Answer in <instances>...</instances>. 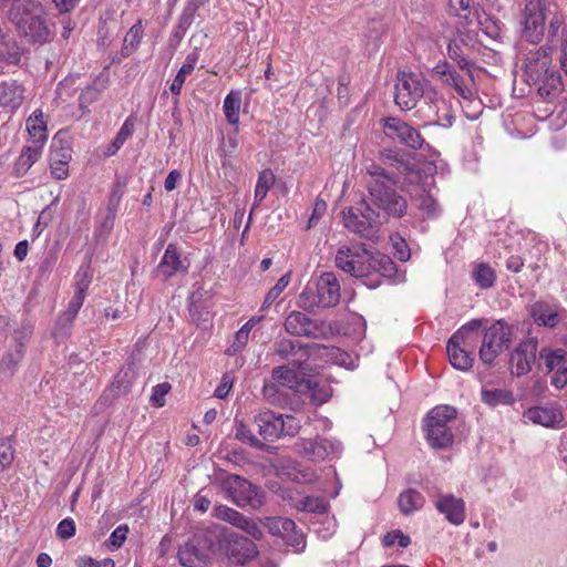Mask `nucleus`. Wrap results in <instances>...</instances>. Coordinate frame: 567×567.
<instances>
[{"instance_id":"obj_56","label":"nucleus","mask_w":567,"mask_h":567,"mask_svg":"<svg viewBox=\"0 0 567 567\" xmlns=\"http://www.w3.org/2000/svg\"><path fill=\"white\" fill-rule=\"evenodd\" d=\"M75 564L78 567H115V563L112 558L96 560L91 556H80L75 560Z\"/></svg>"},{"instance_id":"obj_6","label":"nucleus","mask_w":567,"mask_h":567,"mask_svg":"<svg viewBox=\"0 0 567 567\" xmlns=\"http://www.w3.org/2000/svg\"><path fill=\"white\" fill-rule=\"evenodd\" d=\"M340 284L337 276L331 272H323L317 280L315 288L308 285L299 295L298 306L303 309L313 307H334L340 301Z\"/></svg>"},{"instance_id":"obj_10","label":"nucleus","mask_w":567,"mask_h":567,"mask_svg":"<svg viewBox=\"0 0 567 567\" xmlns=\"http://www.w3.org/2000/svg\"><path fill=\"white\" fill-rule=\"evenodd\" d=\"M293 450L297 454L309 461L320 462L327 458L339 457L342 445L337 440L316 436L315 439L298 440L293 445Z\"/></svg>"},{"instance_id":"obj_62","label":"nucleus","mask_w":567,"mask_h":567,"mask_svg":"<svg viewBox=\"0 0 567 567\" xmlns=\"http://www.w3.org/2000/svg\"><path fill=\"white\" fill-rule=\"evenodd\" d=\"M237 512L238 511L226 505H218L214 507L213 516L231 524L233 519L236 517Z\"/></svg>"},{"instance_id":"obj_26","label":"nucleus","mask_w":567,"mask_h":567,"mask_svg":"<svg viewBox=\"0 0 567 567\" xmlns=\"http://www.w3.org/2000/svg\"><path fill=\"white\" fill-rule=\"evenodd\" d=\"M378 163L383 168L394 169L398 173V181L401 175H405L412 171V164L404 159L396 151L391 148H384L379 152ZM377 164L375 162H373Z\"/></svg>"},{"instance_id":"obj_14","label":"nucleus","mask_w":567,"mask_h":567,"mask_svg":"<svg viewBox=\"0 0 567 567\" xmlns=\"http://www.w3.org/2000/svg\"><path fill=\"white\" fill-rule=\"evenodd\" d=\"M262 525L271 535L281 537L288 546L296 547V551H301L305 548L303 534L297 530L292 519L280 516L266 517Z\"/></svg>"},{"instance_id":"obj_46","label":"nucleus","mask_w":567,"mask_h":567,"mask_svg":"<svg viewBox=\"0 0 567 567\" xmlns=\"http://www.w3.org/2000/svg\"><path fill=\"white\" fill-rule=\"evenodd\" d=\"M262 394L271 405H284L287 403V395L281 392L280 385L275 381L264 384Z\"/></svg>"},{"instance_id":"obj_19","label":"nucleus","mask_w":567,"mask_h":567,"mask_svg":"<svg viewBox=\"0 0 567 567\" xmlns=\"http://www.w3.org/2000/svg\"><path fill=\"white\" fill-rule=\"evenodd\" d=\"M284 326L287 333L296 337L316 339L320 334L318 322L300 311H291Z\"/></svg>"},{"instance_id":"obj_24","label":"nucleus","mask_w":567,"mask_h":567,"mask_svg":"<svg viewBox=\"0 0 567 567\" xmlns=\"http://www.w3.org/2000/svg\"><path fill=\"white\" fill-rule=\"evenodd\" d=\"M524 416L530 422L546 427L560 426L564 421L560 409L555 405L529 408Z\"/></svg>"},{"instance_id":"obj_49","label":"nucleus","mask_w":567,"mask_h":567,"mask_svg":"<svg viewBox=\"0 0 567 567\" xmlns=\"http://www.w3.org/2000/svg\"><path fill=\"white\" fill-rule=\"evenodd\" d=\"M289 282H290V272H287V274L282 275L278 279L276 285L272 288H270V290L267 292L264 303H262V309L270 307L276 301V299L280 296V293L287 288Z\"/></svg>"},{"instance_id":"obj_12","label":"nucleus","mask_w":567,"mask_h":567,"mask_svg":"<svg viewBox=\"0 0 567 567\" xmlns=\"http://www.w3.org/2000/svg\"><path fill=\"white\" fill-rule=\"evenodd\" d=\"M382 127L388 137L398 141L412 150H420L424 144V138L420 132L398 117L382 118Z\"/></svg>"},{"instance_id":"obj_8","label":"nucleus","mask_w":567,"mask_h":567,"mask_svg":"<svg viewBox=\"0 0 567 567\" xmlns=\"http://www.w3.org/2000/svg\"><path fill=\"white\" fill-rule=\"evenodd\" d=\"M259 435L267 442H275L281 436H295L301 429L300 421L293 415L277 414L270 410L255 416Z\"/></svg>"},{"instance_id":"obj_29","label":"nucleus","mask_w":567,"mask_h":567,"mask_svg":"<svg viewBox=\"0 0 567 567\" xmlns=\"http://www.w3.org/2000/svg\"><path fill=\"white\" fill-rule=\"evenodd\" d=\"M530 315L535 322L539 326L554 328L558 324V311L546 302H535L532 306Z\"/></svg>"},{"instance_id":"obj_23","label":"nucleus","mask_w":567,"mask_h":567,"mask_svg":"<svg viewBox=\"0 0 567 567\" xmlns=\"http://www.w3.org/2000/svg\"><path fill=\"white\" fill-rule=\"evenodd\" d=\"M425 100L432 105L435 118L431 123L444 128H449L453 125L455 116L452 104L450 101L444 99L437 93V91L431 89L425 95Z\"/></svg>"},{"instance_id":"obj_22","label":"nucleus","mask_w":567,"mask_h":567,"mask_svg":"<svg viewBox=\"0 0 567 567\" xmlns=\"http://www.w3.org/2000/svg\"><path fill=\"white\" fill-rule=\"evenodd\" d=\"M295 367L280 365L272 370L271 379L280 386L293 390L299 393H307L313 388L312 379H300Z\"/></svg>"},{"instance_id":"obj_2","label":"nucleus","mask_w":567,"mask_h":567,"mask_svg":"<svg viewBox=\"0 0 567 567\" xmlns=\"http://www.w3.org/2000/svg\"><path fill=\"white\" fill-rule=\"evenodd\" d=\"M524 81L535 86L537 94L551 102L564 91L559 71L553 65L551 47H539L523 53Z\"/></svg>"},{"instance_id":"obj_53","label":"nucleus","mask_w":567,"mask_h":567,"mask_svg":"<svg viewBox=\"0 0 567 567\" xmlns=\"http://www.w3.org/2000/svg\"><path fill=\"white\" fill-rule=\"evenodd\" d=\"M478 340V334L473 333H464L461 338H457L455 340V333L450 338L447 343L452 344L453 347H460L468 351H474L476 343Z\"/></svg>"},{"instance_id":"obj_34","label":"nucleus","mask_w":567,"mask_h":567,"mask_svg":"<svg viewBox=\"0 0 567 567\" xmlns=\"http://www.w3.org/2000/svg\"><path fill=\"white\" fill-rule=\"evenodd\" d=\"M446 351L451 364L461 371H467L473 367L474 355L472 351L447 343Z\"/></svg>"},{"instance_id":"obj_21","label":"nucleus","mask_w":567,"mask_h":567,"mask_svg":"<svg viewBox=\"0 0 567 567\" xmlns=\"http://www.w3.org/2000/svg\"><path fill=\"white\" fill-rule=\"evenodd\" d=\"M51 152V174L58 181L65 179L69 175L68 165L72 158V148L69 143L54 137Z\"/></svg>"},{"instance_id":"obj_64","label":"nucleus","mask_w":567,"mask_h":567,"mask_svg":"<svg viewBox=\"0 0 567 567\" xmlns=\"http://www.w3.org/2000/svg\"><path fill=\"white\" fill-rule=\"evenodd\" d=\"M308 392L311 393V399L317 404H323L329 401L331 398V392L328 389H319L318 382L313 380V388Z\"/></svg>"},{"instance_id":"obj_45","label":"nucleus","mask_w":567,"mask_h":567,"mask_svg":"<svg viewBox=\"0 0 567 567\" xmlns=\"http://www.w3.org/2000/svg\"><path fill=\"white\" fill-rule=\"evenodd\" d=\"M473 279L482 289H487L494 285L496 275L491 266L486 264H480L473 271Z\"/></svg>"},{"instance_id":"obj_25","label":"nucleus","mask_w":567,"mask_h":567,"mask_svg":"<svg viewBox=\"0 0 567 567\" xmlns=\"http://www.w3.org/2000/svg\"><path fill=\"white\" fill-rule=\"evenodd\" d=\"M23 86L16 80L3 81L0 83V106L3 109L16 110L23 102Z\"/></svg>"},{"instance_id":"obj_4","label":"nucleus","mask_w":567,"mask_h":567,"mask_svg":"<svg viewBox=\"0 0 567 567\" xmlns=\"http://www.w3.org/2000/svg\"><path fill=\"white\" fill-rule=\"evenodd\" d=\"M457 410L452 405L433 408L423 421V431L429 445L434 450H446L454 442V433L450 425L455 421Z\"/></svg>"},{"instance_id":"obj_35","label":"nucleus","mask_w":567,"mask_h":567,"mask_svg":"<svg viewBox=\"0 0 567 567\" xmlns=\"http://www.w3.org/2000/svg\"><path fill=\"white\" fill-rule=\"evenodd\" d=\"M447 54L462 71L466 72L470 80L473 81L472 68L474 66V63L467 60L466 54L464 53L463 48L458 43L457 39H453L449 42Z\"/></svg>"},{"instance_id":"obj_15","label":"nucleus","mask_w":567,"mask_h":567,"mask_svg":"<svg viewBox=\"0 0 567 567\" xmlns=\"http://www.w3.org/2000/svg\"><path fill=\"white\" fill-rule=\"evenodd\" d=\"M214 542L207 534H197L178 549L179 563L185 567H199L206 558V549H210Z\"/></svg>"},{"instance_id":"obj_59","label":"nucleus","mask_w":567,"mask_h":567,"mask_svg":"<svg viewBox=\"0 0 567 567\" xmlns=\"http://www.w3.org/2000/svg\"><path fill=\"white\" fill-rule=\"evenodd\" d=\"M53 219V210L51 205H48L39 215L37 224L33 227V233L39 236L45 227L49 226Z\"/></svg>"},{"instance_id":"obj_11","label":"nucleus","mask_w":567,"mask_h":567,"mask_svg":"<svg viewBox=\"0 0 567 567\" xmlns=\"http://www.w3.org/2000/svg\"><path fill=\"white\" fill-rule=\"evenodd\" d=\"M427 91L424 90L421 79L414 73L399 72L396 75L394 101L405 111L415 107L421 97H425Z\"/></svg>"},{"instance_id":"obj_13","label":"nucleus","mask_w":567,"mask_h":567,"mask_svg":"<svg viewBox=\"0 0 567 567\" xmlns=\"http://www.w3.org/2000/svg\"><path fill=\"white\" fill-rule=\"evenodd\" d=\"M312 346L301 343L298 340L282 338L274 343V354L280 360H286L292 367L302 371L306 369L307 362L311 355Z\"/></svg>"},{"instance_id":"obj_61","label":"nucleus","mask_w":567,"mask_h":567,"mask_svg":"<svg viewBox=\"0 0 567 567\" xmlns=\"http://www.w3.org/2000/svg\"><path fill=\"white\" fill-rule=\"evenodd\" d=\"M133 134V124L131 123L130 118H127L122 127L120 128L118 133L116 134L115 138L113 140V146L115 150H120L122 145L125 143V141Z\"/></svg>"},{"instance_id":"obj_33","label":"nucleus","mask_w":567,"mask_h":567,"mask_svg":"<svg viewBox=\"0 0 567 567\" xmlns=\"http://www.w3.org/2000/svg\"><path fill=\"white\" fill-rule=\"evenodd\" d=\"M549 27L547 34V44L545 47H551V49L560 43L564 39H567L566 30L564 28L563 16L556 9H553V13L549 14Z\"/></svg>"},{"instance_id":"obj_42","label":"nucleus","mask_w":567,"mask_h":567,"mask_svg":"<svg viewBox=\"0 0 567 567\" xmlns=\"http://www.w3.org/2000/svg\"><path fill=\"white\" fill-rule=\"evenodd\" d=\"M275 183V176L271 171H262L259 176L255 188V202L252 209L257 207L266 197L268 190Z\"/></svg>"},{"instance_id":"obj_48","label":"nucleus","mask_w":567,"mask_h":567,"mask_svg":"<svg viewBox=\"0 0 567 567\" xmlns=\"http://www.w3.org/2000/svg\"><path fill=\"white\" fill-rule=\"evenodd\" d=\"M142 35V27L140 24H134L124 38L122 48L123 55H130L137 48V45L141 42Z\"/></svg>"},{"instance_id":"obj_60","label":"nucleus","mask_w":567,"mask_h":567,"mask_svg":"<svg viewBox=\"0 0 567 567\" xmlns=\"http://www.w3.org/2000/svg\"><path fill=\"white\" fill-rule=\"evenodd\" d=\"M75 292L86 295V290L91 284V276L89 275L87 268L81 267L75 276Z\"/></svg>"},{"instance_id":"obj_32","label":"nucleus","mask_w":567,"mask_h":567,"mask_svg":"<svg viewBox=\"0 0 567 567\" xmlns=\"http://www.w3.org/2000/svg\"><path fill=\"white\" fill-rule=\"evenodd\" d=\"M424 502L425 499L423 495L414 488H409L402 492L398 497L399 508L404 515H410L415 511H419L423 507Z\"/></svg>"},{"instance_id":"obj_52","label":"nucleus","mask_w":567,"mask_h":567,"mask_svg":"<svg viewBox=\"0 0 567 567\" xmlns=\"http://www.w3.org/2000/svg\"><path fill=\"white\" fill-rule=\"evenodd\" d=\"M395 543H398L400 547L406 548L411 544V538L410 536L403 534L400 529L389 532L384 535L383 545L385 547H391Z\"/></svg>"},{"instance_id":"obj_50","label":"nucleus","mask_w":567,"mask_h":567,"mask_svg":"<svg viewBox=\"0 0 567 567\" xmlns=\"http://www.w3.org/2000/svg\"><path fill=\"white\" fill-rule=\"evenodd\" d=\"M14 460V449L11 439L0 442V473L8 468Z\"/></svg>"},{"instance_id":"obj_5","label":"nucleus","mask_w":567,"mask_h":567,"mask_svg":"<svg viewBox=\"0 0 567 567\" xmlns=\"http://www.w3.org/2000/svg\"><path fill=\"white\" fill-rule=\"evenodd\" d=\"M220 489L240 508L258 509L264 506V489L237 474H225L217 478Z\"/></svg>"},{"instance_id":"obj_58","label":"nucleus","mask_w":567,"mask_h":567,"mask_svg":"<svg viewBox=\"0 0 567 567\" xmlns=\"http://www.w3.org/2000/svg\"><path fill=\"white\" fill-rule=\"evenodd\" d=\"M327 210V203L321 199L317 198L313 205L312 214L308 220V224L306 226V230L311 229L313 226L317 225L318 220L324 215Z\"/></svg>"},{"instance_id":"obj_27","label":"nucleus","mask_w":567,"mask_h":567,"mask_svg":"<svg viewBox=\"0 0 567 567\" xmlns=\"http://www.w3.org/2000/svg\"><path fill=\"white\" fill-rule=\"evenodd\" d=\"M177 271H186V268L181 261V255L174 244H169L164 252V256L157 266L158 275L167 279L175 275Z\"/></svg>"},{"instance_id":"obj_18","label":"nucleus","mask_w":567,"mask_h":567,"mask_svg":"<svg viewBox=\"0 0 567 567\" xmlns=\"http://www.w3.org/2000/svg\"><path fill=\"white\" fill-rule=\"evenodd\" d=\"M433 72L444 84L452 86L461 97L468 100L473 96V91L468 85L472 81L468 75L466 74V78H464L457 73L449 62L437 63Z\"/></svg>"},{"instance_id":"obj_1","label":"nucleus","mask_w":567,"mask_h":567,"mask_svg":"<svg viewBox=\"0 0 567 567\" xmlns=\"http://www.w3.org/2000/svg\"><path fill=\"white\" fill-rule=\"evenodd\" d=\"M368 197L357 206L342 210L343 225L361 238L375 241L382 225L390 218L400 219L406 215L408 202L395 186L398 173L370 163L365 166Z\"/></svg>"},{"instance_id":"obj_39","label":"nucleus","mask_w":567,"mask_h":567,"mask_svg":"<svg viewBox=\"0 0 567 567\" xmlns=\"http://www.w3.org/2000/svg\"><path fill=\"white\" fill-rule=\"evenodd\" d=\"M229 543L231 544L233 553H238L246 559L254 558L258 554L256 544L245 536L231 534Z\"/></svg>"},{"instance_id":"obj_7","label":"nucleus","mask_w":567,"mask_h":567,"mask_svg":"<svg viewBox=\"0 0 567 567\" xmlns=\"http://www.w3.org/2000/svg\"><path fill=\"white\" fill-rule=\"evenodd\" d=\"M556 9L549 0H527L522 13V37L527 42L537 44L545 34V21Z\"/></svg>"},{"instance_id":"obj_43","label":"nucleus","mask_w":567,"mask_h":567,"mask_svg":"<svg viewBox=\"0 0 567 567\" xmlns=\"http://www.w3.org/2000/svg\"><path fill=\"white\" fill-rule=\"evenodd\" d=\"M107 80L104 81L101 89H97L95 84L87 85L79 96V107L82 111V115L87 114L89 106L97 101L103 89L106 87Z\"/></svg>"},{"instance_id":"obj_41","label":"nucleus","mask_w":567,"mask_h":567,"mask_svg":"<svg viewBox=\"0 0 567 567\" xmlns=\"http://www.w3.org/2000/svg\"><path fill=\"white\" fill-rule=\"evenodd\" d=\"M125 193V186L120 181L115 182L107 202V216L105 218V225L110 223L113 225L120 203Z\"/></svg>"},{"instance_id":"obj_40","label":"nucleus","mask_w":567,"mask_h":567,"mask_svg":"<svg viewBox=\"0 0 567 567\" xmlns=\"http://www.w3.org/2000/svg\"><path fill=\"white\" fill-rule=\"evenodd\" d=\"M241 105V96L239 92L231 91L224 100V112L226 120L231 125L239 122V110Z\"/></svg>"},{"instance_id":"obj_17","label":"nucleus","mask_w":567,"mask_h":567,"mask_svg":"<svg viewBox=\"0 0 567 567\" xmlns=\"http://www.w3.org/2000/svg\"><path fill=\"white\" fill-rule=\"evenodd\" d=\"M539 359L548 371H555L551 384L556 389H563L567 384V353L564 349H542Z\"/></svg>"},{"instance_id":"obj_51","label":"nucleus","mask_w":567,"mask_h":567,"mask_svg":"<svg viewBox=\"0 0 567 567\" xmlns=\"http://www.w3.org/2000/svg\"><path fill=\"white\" fill-rule=\"evenodd\" d=\"M297 509L311 512V513H323L326 511V504L322 499L306 496L300 499L297 505Z\"/></svg>"},{"instance_id":"obj_37","label":"nucleus","mask_w":567,"mask_h":567,"mask_svg":"<svg viewBox=\"0 0 567 567\" xmlns=\"http://www.w3.org/2000/svg\"><path fill=\"white\" fill-rule=\"evenodd\" d=\"M23 53L24 49L12 37L0 44V61L18 65Z\"/></svg>"},{"instance_id":"obj_20","label":"nucleus","mask_w":567,"mask_h":567,"mask_svg":"<svg viewBox=\"0 0 567 567\" xmlns=\"http://www.w3.org/2000/svg\"><path fill=\"white\" fill-rule=\"evenodd\" d=\"M434 506L453 525H461L465 520V503L453 494L437 493Z\"/></svg>"},{"instance_id":"obj_16","label":"nucleus","mask_w":567,"mask_h":567,"mask_svg":"<svg viewBox=\"0 0 567 567\" xmlns=\"http://www.w3.org/2000/svg\"><path fill=\"white\" fill-rule=\"evenodd\" d=\"M536 339L519 342L509 357L511 372L517 377L527 374L536 361Z\"/></svg>"},{"instance_id":"obj_47","label":"nucleus","mask_w":567,"mask_h":567,"mask_svg":"<svg viewBox=\"0 0 567 567\" xmlns=\"http://www.w3.org/2000/svg\"><path fill=\"white\" fill-rule=\"evenodd\" d=\"M235 437L244 443L249 444L258 450H265L266 444L257 439L252 432L245 425L243 421L236 422Z\"/></svg>"},{"instance_id":"obj_3","label":"nucleus","mask_w":567,"mask_h":567,"mask_svg":"<svg viewBox=\"0 0 567 567\" xmlns=\"http://www.w3.org/2000/svg\"><path fill=\"white\" fill-rule=\"evenodd\" d=\"M372 251L368 250L363 244L341 245L334 256V265L338 269L354 278L365 279L364 284L369 288H377L381 280L371 277Z\"/></svg>"},{"instance_id":"obj_28","label":"nucleus","mask_w":567,"mask_h":567,"mask_svg":"<svg viewBox=\"0 0 567 567\" xmlns=\"http://www.w3.org/2000/svg\"><path fill=\"white\" fill-rule=\"evenodd\" d=\"M386 32V25L382 20L371 19L368 21L364 31L365 49L369 52L379 50L382 38Z\"/></svg>"},{"instance_id":"obj_30","label":"nucleus","mask_w":567,"mask_h":567,"mask_svg":"<svg viewBox=\"0 0 567 567\" xmlns=\"http://www.w3.org/2000/svg\"><path fill=\"white\" fill-rule=\"evenodd\" d=\"M41 157V146H24L13 165V173L17 177L24 176L32 165Z\"/></svg>"},{"instance_id":"obj_38","label":"nucleus","mask_w":567,"mask_h":567,"mask_svg":"<svg viewBox=\"0 0 567 567\" xmlns=\"http://www.w3.org/2000/svg\"><path fill=\"white\" fill-rule=\"evenodd\" d=\"M371 276L378 274L385 278H391L396 272L395 262L383 254H373L372 252V262H371Z\"/></svg>"},{"instance_id":"obj_9","label":"nucleus","mask_w":567,"mask_h":567,"mask_svg":"<svg viewBox=\"0 0 567 567\" xmlns=\"http://www.w3.org/2000/svg\"><path fill=\"white\" fill-rule=\"evenodd\" d=\"M513 330L503 320L494 322L485 329L482 346L478 351L481 361L484 364L493 367L495 359L512 343Z\"/></svg>"},{"instance_id":"obj_44","label":"nucleus","mask_w":567,"mask_h":567,"mask_svg":"<svg viewBox=\"0 0 567 567\" xmlns=\"http://www.w3.org/2000/svg\"><path fill=\"white\" fill-rule=\"evenodd\" d=\"M482 401L489 406H496L498 404H511L514 398L512 392L506 390H483Z\"/></svg>"},{"instance_id":"obj_36","label":"nucleus","mask_w":567,"mask_h":567,"mask_svg":"<svg viewBox=\"0 0 567 567\" xmlns=\"http://www.w3.org/2000/svg\"><path fill=\"white\" fill-rule=\"evenodd\" d=\"M197 60H198L197 53H190L186 56L184 64L181 66L178 73L174 78V80L171 84V87H169L171 92L174 95L181 94L182 87L185 83V79L187 75H189L194 71Z\"/></svg>"},{"instance_id":"obj_55","label":"nucleus","mask_w":567,"mask_h":567,"mask_svg":"<svg viewBox=\"0 0 567 567\" xmlns=\"http://www.w3.org/2000/svg\"><path fill=\"white\" fill-rule=\"evenodd\" d=\"M75 532V523L70 517L62 519L56 527V536L62 540L72 538Z\"/></svg>"},{"instance_id":"obj_57","label":"nucleus","mask_w":567,"mask_h":567,"mask_svg":"<svg viewBox=\"0 0 567 567\" xmlns=\"http://www.w3.org/2000/svg\"><path fill=\"white\" fill-rule=\"evenodd\" d=\"M171 384L168 382L159 383L153 388L151 402L155 406H163L165 404V396L171 391Z\"/></svg>"},{"instance_id":"obj_31","label":"nucleus","mask_w":567,"mask_h":567,"mask_svg":"<svg viewBox=\"0 0 567 567\" xmlns=\"http://www.w3.org/2000/svg\"><path fill=\"white\" fill-rule=\"evenodd\" d=\"M417 209L427 218H436L441 214V207L436 198L430 192L422 188L419 194L411 197Z\"/></svg>"},{"instance_id":"obj_54","label":"nucleus","mask_w":567,"mask_h":567,"mask_svg":"<svg viewBox=\"0 0 567 567\" xmlns=\"http://www.w3.org/2000/svg\"><path fill=\"white\" fill-rule=\"evenodd\" d=\"M27 130L34 143L43 144L48 138L45 123L27 122Z\"/></svg>"},{"instance_id":"obj_63","label":"nucleus","mask_w":567,"mask_h":567,"mask_svg":"<svg viewBox=\"0 0 567 567\" xmlns=\"http://www.w3.org/2000/svg\"><path fill=\"white\" fill-rule=\"evenodd\" d=\"M127 533H128L127 526L120 525L112 532V534L109 538L110 544L112 546H114L115 548H120L123 545V543L125 542Z\"/></svg>"}]
</instances>
